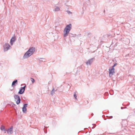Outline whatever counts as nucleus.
I'll return each instance as SVG.
<instances>
[{
    "instance_id": "f257e3e1",
    "label": "nucleus",
    "mask_w": 135,
    "mask_h": 135,
    "mask_svg": "<svg viewBox=\"0 0 135 135\" xmlns=\"http://www.w3.org/2000/svg\"><path fill=\"white\" fill-rule=\"evenodd\" d=\"M35 51V48L34 47L30 48L24 54L23 58L24 59L28 58L32 55Z\"/></svg>"
},
{
    "instance_id": "f03ea898",
    "label": "nucleus",
    "mask_w": 135,
    "mask_h": 135,
    "mask_svg": "<svg viewBox=\"0 0 135 135\" xmlns=\"http://www.w3.org/2000/svg\"><path fill=\"white\" fill-rule=\"evenodd\" d=\"M72 28V25L70 23L66 26L63 31L64 37V38L66 37L68 35L69 31ZM64 38V39H65Z\"/></svg>"
},
{
    "instance_id": "7ed1b4c3",
    "label": "nucleus",
    "mask_w": 135,
    "mask_h": 135,
    "mask_svg": "<svg viewBox=\"0 0 135 135\" xmlns=\"http://www.w3.org/2000/svg\"><path fill=\"white\" fill-rule=\"evenodd\" d=\"M15 100L17 104H19L21 101V99L19 96L17 95H15L14 96Z\"/></svg>"
},
{
    "instance_id": "20e7f679",
    "label": "nucleus",
    "mask_w": 135,
    "mask_h": 135,
    "mask_svg": "<svg viewBox=\"0 0 135 135\" xmlns=\"http://www.w3.org/2000/svg\"><path fill=\"white\" fill-rule=\"evenodd\" d=\"M11 48V46L8 44L5 43L4 46V51H7Z\"/></svg>"
},
{
    "instance_id": "39448f33",
    "label": "nucleus",
    "mask_w": 135,
    "mask_h": 135,
    "mask_svg": "<svg viewBox=\"0 0 135 135\" xmlns=\"http://www.w3.org/2000/svg\"><path fill=\"white\" fill-rule=\"evenodd\" d=\"M109 76L111 77L115 73L114 68H112L111 69H109Z\"/></svg>"
},
{
    "instance_id": "423d86ee",
    "label": "nucleus",
    "mask_w": 135,
    "mask_h": 135,
    "mask_svg": "<svg viewBox=\"0 0 135 135\" xmlns=\"http://www.w3.org/2000/svg\"><path fill=\"white\" fill-rule=\"evenodd\" d=\"M13 126H11L8 128L7 130H6L7 133L9 134H12L13 132Z\"/></svg>"
},
{
    "instance_id": "0eeeda50",
    "label": "nucleus",
    "mask_w": 135,
    "mask_h": 135,
    "mask_svg": "<svg viewBox=\"0 0 135 135\" xmlns=\"http://www.w3.org/2000/svg\"><path fill=\"white\" fill-rule=\"evenodd\" d=\"M26 86L25 85L23 87H21L18 92V93L20 94H22L24 92L25 90Z\"/></svg>"
},
{
    "instance_id": "6e6552de",
    "label": "nucleus",
    "mask_w": 135,
    "mask_h": 135,
    "mask_svg": "<svg viewBox=\"0 0 135 135\" xmlns=\"http://www.w3.org/2000/svg\"><path fill=\"white\" fill-rule=\"evenodd\" d=\"M94 59V58H91L89 60H88V61L86 62V64L88 65H90L93 62V60Z\"/></svg>"
},
{
    "instance_id": "1a4fd4ad",
    "label": "nucleus",
    "mask_w": 135,
    "mask_h": 135,
    "mask_svg": "<svg viewBox=\"0 0 135 135\" xmlns=\"http://www.w3.org/2000/svg\"><path fill=\"white\" fill-rule=\"evenodd\" d=\"M28 105L27 104H25L23 105V107L22 108V111L23 113H25L27 110L26 107Z\"/></svg>"
},
{
    "instance_id": "9d476101",
    "label": "nucleus",
    "mask_w": 135,
    "mask_h": 135,
    "mask_svg": "<svg viewBox=\"0 0 135 135\" xmlns=\"http://www.w3.org/2000/svg\"><path fill=\"white\" fill-rule=\"evenodd\" d=\"M16 40V37L15 36L12 37L10 40V44L11 45H12L13 42Z\"/></svg>"
},
{
    "instance_id": "9b49d317",
    "label": "nucleus",
    "mask_w": 135,
    "mask_h": 135,
    "mask_svg": "<svg viewBox=\"0 0 135 135\" xmlns=\"http://www.w3.org/2000/svg\"><path fill=\"white\" fill-rule=\"evenodd\" d=\"M60 8L58 6H56L54 10V11L55 12H58L60 10Z\"/></svg>"
},
{
    "instance_id": "f8f14e48",
    "label": "nucleus",
    "mask_w": 135,
    "mask_h": 135,
    "mask_svg": "<svg viewBox=\"0 0 135 135\" xmlns=\"http://www.w3.org/2000/svg\"><path fill=\"white\" fill-rule=\"evenodd\" d=\"M57 89H56V90H55L54 89V88H53L51 92V94L52 95L54 94L55 92L57 90Z\"/></svg>"
},
{
    "instance_id": "ddd939ff",
    "label": "nucleus",
    "mask_w": 135,
    "mask_h": 135,
    "mask_svg": "<svg viewBox=\"0 0 135 135\" xmlns=\"http://www.w3.org/2000/svg\"><path fill=\"white\" fill-rule=\"evenodd\" d=\"M17 80H14L12 83V86H13L15 84H17Z\"/></svg>"
},
{
    "instance_id": "4468645a",
    "label": "nucleus",
    "mask_w": 135,
    "mask_h": 135,
    "mask_svg": "<svg viewBox=\"0 0 135 135\" xmlns=\"http://www.w3.org/2000/svg\"><path fill=\"white\" fill-rule=\"evenodd\" d=\"M38 60L39 61H45L46 59L44 58H38Z\"/></svg>"
},
{
    "instance_id": "2eb2a0df",
    "label": "nucleus",
    "mask_w": 135,
    "mask_h": 135,
    "mask_svg": "<svg viewBox=\"0 0 135 135\" xmlns=\"http://www.w3.org/2000/svg\"><path fill=\"white\" fill-rule=\"evenodd\" d=\"M1 129L2 131L5 130V129L4 127L3 126H2L1 127Z\"/></svg>"
},
{
    "instance_id": "dca6fc26",
    "label": "nucleus",
    "mask_w": 135,
    "mask_h": 135,
    "mask_svg": "<svg viewBox=\"0 0 135 135\" xmlns=\"http://www.w3.org/2000/svg\"><path fill=\"white\" fill-rule=\"evenodd\" d=\"M31 81L32 83H33L35 82V80L34 79H33L32 78H31Z\"/></svg>"
},
{
    "instance_id": "f3484780",
    "label": "nucleus",
    "mask_w": 135,
    "mask_h": 135,
    "mask_svg": "<svg viewBox=\"0 0 135 135\" xmlns=\"http://www.w3.org/2000/svg\"><path fill=\"white\" fill-rule=\"evenodd\" d=\"M74 96L75 98L76 99V93H74Z\"/></svg>"
},
{
    "instance_id": "a211bd4d",
    "label": "nucleus",
    "mask_w": 135,
    "mask_h": 135,
    "mask_svg": "<svg viewBox=\"0 0 135 135\" xmlns=\"http://www.w3.org/2000/svg\"><path fill=\"white\" fill-rule=\"evenodd\" d=\"M107 117L109 118H108V119H112L113 118L112 116H109V117H108V116H107Z\"/></svg>"
},
{
    "instance_id": "6ab92c4d",
    "label": "nucleus",
    "mask_w": 135,
    "mask_h": 135,
    "mask_svg": "<svg viewBox=\"0 0 135 135\" xmlns=\"http://www.w3.org/2000/svg\"><path fill=\"white\" fill-rule=\"evenodd\" d=\"M117 63H115L114 65L113 66H112V68H114V67H115L117 65Z\"/></svg>"
},
{
    "instance_id": "aec40b11",
    "label": "nucleus",
    "mask_w": 135,
    "mask_h": 135,
    "mask_svg": "<svg viewBox=\"0 0 135 135\" xmlns=\"http://www.w3.org/2000/svg\"><path fill=\"white\" fill-rule=\"evenodd\" d=\"M67 12H68V13L69 14L71 13V12L70 11H67Z\"/></svg>"
},
{
    "instance_id": "412c9836",
    "label": "nucleus",
    "mask_w": 135,
    "mask_h": 135,
    "mask_svg": "<svg viewBox=\"0 0 135 135\" xmlns=\"http://www.w3.org/2000/svg\"><path fill=\"white\" fill-rule=\"evenodd\" d=\"M4 133H6V131H7L6 130V129H5V130H4Z\"/></svg>"
},
{
    "instance_id": "4be33fe9",
    "label": "nucleus",
    "mask_w": 135,
    "mask_h": 135,
    "mask_svg": "<svg viewBox=\"0 0 135 135\" xmlns=\"http://www.w3.org/2000/svg\"><path fill=\"white\" fill-rule=\"evenodd\" d=\"M125 108V107H121V109H123V108Z\"/></svg>"
},
{
    "instance_id": "5701e85b",
    "label": "nucleus",
    "mask_w": 135,
    "mask_h": 135,
    "mask_svg": "<svg viewBox=\"0 0 135 135\" xmlns=\"http://www.w3.org/2000/svg\"><path fill=\"white\" fill-rule=\"evenodd\" d=\"M44 132H45V133H47V131H44Z\"/></svg>"
},
{
    "instance_id": "b1692460",
    "label": "nucleus",
    "mask_w": 135,
    "mask_h": 135,
    "mask_svg": "<svg viewBox=\"0 0 135 135\" xmlns=\"http://www.w3.org/2000/svg\"><path fill=\"white\" fill-rule=\"evenodd\" d=\"M94 127H93L92 128L93 129V128H94Z\"/></svg>"
}]
</instances>
